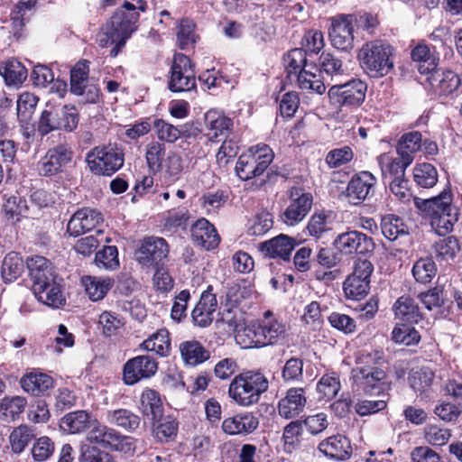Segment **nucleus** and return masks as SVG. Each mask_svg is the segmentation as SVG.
I'll return each instance as SVG.
<instances>
[{
    "label": "nucleus",
    "instance_id": "79ce46f5",
    "mask_svg": "<svg viewBox=\"0 0 462 462\" xmlns=\"http://www.w3.org/2000/svg\"><path fill=\"white\" fill-rule=\"evenodd\" d=\"M106 420L108 423L128 431L134 430L140 424L139 417L126 409L108 410L106 412Z\"/></svg>",
    "mask_w": 462,
    "mask_h": 462
},
{
    "label": "nucleus",
    "instance_id": "052dcab7",
    "mask_svg": "<svg viewBox=\"0 0 462 462\" xmlns=\"http://www.w3.org/2000/svg\"><path fill=\"white\" fill-rule=\"evenodd\" d=\"M236 341L243 348L263 346L258 338V325L249 326L238 330L235 336Z\"/></svg>",
    "mask_w": 462,
    "mask_h": 462
},
{
    "label": "nucleus",
    "instance_id": "bf43d9fd",
    "mask_svg": "<svg viewBox=\"0 0 462 462\" xmlns=\"http://www.w3.org/2000/svg\"><path fill=\"white\" fill-rule=\"evenodd\" d=\"M420 335L417 330L408 325H400L394 327L392 332V339L396 344L411 346L420 341Z\"/></svg>",
    "mask_w": 462,
    "mask_h": 462
},
{
    "label": "nucleus",
    "instance_id": "ddd939ff",
    "mask_svg": "<svg viewBox=\"0 0 462 462\" xmlns=\"http://www.w3.org/2000/svg\"><path fill=\"white\" fill-rule=\"evenodd\" d=\"M168 245L163 238H144L135 252V259L143 267H157L167 257Z\"/></svg>",
    "mask_w": 462,
    "mask_h": 462
},
{
    "label": "nucleus",
    "instance_id": "4468645a",
    "mask_svg": "<svg viewBox=\"0 0 462 462\" xmlns=\"http://www.w3.org/2000/svg\"><path fill=\"white\" fill-rule=\"evenodd\" d=\"M334 245L338 252L344 254H366L372 253L375 246L372 237L356 230L339 234Z\"/></svg>",
    "mask_w": 462,
    "mask_h": 462
},
{
    "label": "nucleus",
    "instance_id": "bb28decb",
    "mask_svg": "<svg viewBox=\"0 0 462 462\" xmlns=\"http://www.w3.org/2000/svg\"><path fill=\"white\" fill-rule=\"evenodd\" d=\"M191 237L197 245L206 250L216 248L220 242L216 228L206 218H200L192 225Z\"/></svg>",
    "mask_w": 462,
    "mask_h": 462
},
{
    "label": "nucleus",
    "instance_id": "de8ad7c7",
    "mask_svg": "<svg viewBox=\"0 0 462 462\" xmlns=\"http://www.w3.org/2000/svg\"><path fill=\"white\" fill-rule=\"evenodd\" d=\"M23 272V261L22 257L16 253H10L5 255L3 263L1 273L5 282H13Z\"/></svg>",
    "mask_w": 462,
    "mask_h": 462
},
{
    "label": "nucleus",
    "instance_id": "2eb2a0df",
    "mask_svg": "<svg viewBox=\"0 0 462 462\" xmlns=\"http://www.w3.org/2000/svg\"><path fill=\"white\" fill-rule=\"evenodd\" d=\"M376 182V178L369 171H364L355 174L350 179L346 190L349 203L359 205L370 199L374 194Z\"/></svg>",
    "mask_w": 462,
    "mask_h": 462
},
{
    "label": "nucleus",
    "instance_id": "20e7f679",
    "mask_svg": "<svg viewBox=\"0 0 462 462\" xmlns=\"http://www.w3.org/2000/svg\"><path fill=\"white\" fill-rule=\"evenodd\" d=\"M139 13L135 6L125 2L123 8L116 11L112 16L110 24L106 25L97 36V42L101 47H107L116 42L125 44L126 40L136 30V23L139 20Z\"/></svg>",
    "mask_w": 462,
    "mask_h": 462
},
{
    "label": "nucleus",
    "instance_id": "13d9d810",
    "mask_svg": "<svg viewBox=\"0 0 462 462\" xmlns=\"http://www.w3.org/2000/svg\"><path fill=\"white\" fill-rule=\"evenodd\" d=\"M433 379L434 373L429 368L422 367L410 374L409 383L414 391L424 392L431 385Z\"/></svg>",
    "mask_w": 462,
    "mask_h": 462
},
{
    "label": "nucleus",
    "instance_id": "f704fd0d",
    "mask_svg": "<svg viewBox=\"0 0 462 462\" xmlns=\"http://www.w3.org/2000/svg\"><path fill=\"white\" fill-rule=\"evenodd\" d=\"M321 71L315 66L310 64L309 68L303 69L296 75L298 86L302 90H310L318 94H323L326 86L320 76Z\"/></svg>",
    "mask_w": 462,
    "mask_h": 462
},
{
    "label": "nucleus",
    "instance_id": "8fccbe9b",
    "mask_svg": "<svg viewBox=\"0 0 462 462\" xmlns=\"http://www.w3.org/2000/svg\"><path fill=\"white\" fill-rule=\"evenodd\" d=\"M307 55L308 53L303 49L296 48L284 56V66L290 76L292 74L296 76L303 69L309 68L310 64L308 63Z\"/></svg>",
    "mask_w": 462,
    "mask_h": 462
},
{
    "label": "nucleus",
    "instance_id": "9b49d317",
    "mask_svg": "<svg viewBox=\"0 0 462 462\" xmlns=\"http://www.w3.org/2000/svg\"><path fill=\"white\" fill-rule=\"evenodd\" d=\"M312 195L300 188H292L290 192L289 205L281 216L282 221L290 226L301 222L312 207Z\"/></svg>",
    "mask_w": 462,
    "mask_h": 462
},
{
    "label": "nucleus",
    "instance_id": "f3484780",
    "mask_svg": "<svg viewBox=\"0 0 462 462\" xmlns=\"http://www.w3.org/2000/svg\"><path fill=\"white\" fill-rule=\"evenodd\" d=\"M353 17L351 15H337L331 18L329 39L331 44L341 51L351 50L354 46Z\"/></svg>",
    "mask_w": 462,
    "mask_h": 462
},
{
    "label": "nucleus",
    "instance_id": "c03bdc74",
    "mask_svg": "<svg viewBox=\"0 0 462 462\" xmlns=\"http://www.w3.org/2000/svg\"><path fill=\"white\" fill-rule=\"evenodd\" d=\"M34 430L25 424L15 427L9 436V442L13 452L22 453L28 444L34 439Z\"/></svg>",
    "mask_w": 462,
    "mask_h": 462
},
{
    "label": "nucleus",
    "instance_id": "3c124183",
    "mask_svg": "<svg viewBox=\"0 0 462 462\" xmlns=\"http://www.w3.org/2000/svg\"><path fill=\"white\" fill-rule=\"evenodd\" d=\"M437 266L432 258H420L412 267L415 280L420 283H429L436 276Z\"/></svg>",
    "mask_w": 462,
    "mask_h": 462
},
{
    "label": "nucleus",
    "instance_id": "423d86ee",
    "mask_svg": "<svg viewBox=\"0 0 462 462\" xmlns=\"http://www.w3.org/2000/svg\"><path fill=\"white\" fill-rule=\"evenodd\" d=\"M273 160V152L266 144H257L242 153L236 171L241 180H248L263 174Z\"/></svg>",
    "mask_w": 462,
    "mask_h": 462
},
{
    "label": "nucleus",
    "instance_id": "774afa93",
    "mask_svg": "<svg viewBox=\"0 0 462 462\" xmlns=\"http://www.w3.org/2000/svg\"><path fill=\"white\" fill-rule=\"evenodd\" d=\"M31 451L34 460H47L53 454L54 443L49 437H41L33 443Z\"/></svg>",
    "mask_w": 462,
    "mask_h": 462
},
{
    "label": "nucleus",
    "instance_id": "a878e982",
    "mask_svg": "<svg viewBox=\"0 0 462 462\" xmlns=\"http://www.w3.org/2000/svg\"><path fill=\"white\" fill-rule=\"evenodd\" d=\"M427 81L431 90L439 96H448L457 91L461 85L459 77L453 71L434 69L428 73Z\"/></svg>",
    "mask_w": 462,
    "mask_h": 462
},
{
    "label": "nucleus",
    "instance_id": "72a5a7b5",
    "mask_svg": "<svg viewBox=\"0 0 462 462\" xmlns=\"http://www.w3.org/2000/svg\"><path fill=\"white\" fill-rule=\"evenodd\" d=\"M81 283L88 298L92 301H98L111 290L114 280L108 277L85 276L82 277Z\"/></svg>",
    "mask_w": 462,
    "mask_h": 462
},
{
    "label": "nucleus",
    "instance_id": "e433bc0d",
    "mask_svg": "<svg viewBox=\"0 0 462 462\" xmlns=\"http://www.w3.org/2000/svg\"><path fill=\"white\" fill-rule=\"evenodd\" d=\"M27 268L32 284H40L42 280L53 279L57 276L52 264L43 256L35 255L27 260Z\"/></svg>",
    "mask_w": 462,
    "mask_h": 462
},
{
    "label": "nucleus",
    "instance_id": "37998d69",
    "mask_svg": "<svg viewBox=\"0 0 462 462\" xmlns=\"http://www.w3.org/2000/svg\"><path fill=\"white\" fill-rule=\"evenodd\" d=\"M395 316L406 322L417 323L420 319L419 307L409 296L400 297L393 305Z\"/></svg>",
    "mask_w": 462,
    "mask_h": 462
},
{
    "label": "nucleus",
    "instance_id": "2f4dec72",
    "mask_svg": "<svg viewBox=\"0 0 462 462\" xmlns=\"http://www.w3.org/2000/svg\"><path fill=\"white\" fill-rule=\"evenodd\" d=\"M180 356L186 365L196 366L209 359L210 353L197 340H186L180 344Z\"/></svg>",
    "mask_w": 462,
    "mask_h": 462
},
{
    "label": "nucleus",
    "instance_id": "a18cd8bd",
    "mask_svg": "<svg viewBox=\"0 0 462 462\" xmlns=\"http://www.w3.org/2000/svg\"><path fill=\"white\" fill-rule=\"evenodd\" d=\"M35 3L27 0V1H19L14 7L11 12L10 17L12 22V26L14 34L20 32L25 23L29 21L32 12L34 8Z\"/></svg>",
    "mask_w": 462,
    "mask_h": 462
},
{
    "label": "nucleus",
    "instance_id": "09e8293b",
    "mask_svg": "<svg viewBox=\"0 0 462 462\" xmlns=\"http://www.w3.org/2000/svg\"><path fill=\"white\" fill-rule=\"evenodd\" d=\"M381 229L383 235L391 241L396 240L400 236L408 233L407 226L403 220L395 215H386L382 218Z\"/></svg>",
    "mask_w": 462,
    "mask_h": 462
},
{
    "label": "nucleus",
    "instance_id": "a19ab883",
    "mask_svg": "<svg viewBox=\"0 0 462 462\" xmlns=\"http://www.w3.org/2000/svg\"><path fill=\"white\" fill-rule=\"evenodd\" d=\"M411 55L413 61L419 62L418 69L421 74H428L438 66L439 58L426 44H418Z\"/></svg>",
    "mask_w": 462,
    "mask_h": 462
},
{
    "label": "nucleus",
    "instance_id": "338daca9",
    "mask_svg": "<svg viewBox=\"0 0 462 462\" xmlns=\"http://www.w3.org/2000/svg\"><path fill=\"white\" fill-rule=\"evenodd\" d=\"M154 130L157 137L167 143H174L180 137V129L162 119L154 121Z\"/></svg>",
    "mask_w": 462,
    "mask_h": 462
},
{
    "label": "nucleus",
    "instance_id": "e2e57ef3",
    "mask_svg": "<svg viewBox=\"0 0 462 462\" xmlns=\"http://www.w3.org/2000/svg\"><path fill=\"white\" fill-rule=\"evenodd\" d=\"M252 294L253 290L250 287L233 283L226 289V299L227 304L233 308L240 305L243 300L250 299Z\"/></svg>",
    "mask_w": 462,
    "mask_h": 462
},
{
    "label": "nucleus",
    "instance_id": "864d4df0",
    "mask_svg": "<svg viewBox=\"0 0 462 462\" xmlns=\"http://www.w3.org/2000/svg\"><path fill=\"white\" fill-rule=\"evenodd\" d=\"M433 250L438 258L448 261L455 258L460 250V246L457 239L450 236L436 242L433 245Z\"/></svg>",
    "mask_w": 462,
    "mask_h": 462
},
{
    "label": "nucleus",
    "instance_id": "a211bd4d",
    "mask_svg": "<svg viewBox=\"0 0 462 462\" xmlns=\"http://www.w3.org/2000/svg\"><path fill=\"white\" fill-rule=\"evenodd\" d=\"M258 325V338L263 346L279 344L287 336L286 325L274 317L272 311L264 312Z\"/></svg>",
    "mask_w": 462,
    "mask_h": 462
},
{
    "label": "nucleus",
    "instance_id": "dca6fc26",
    "mask_svg": "<svg viewBox=\"0 0 462 462\" xmlns=\"http://www.w3.org/2000/svg\"><path fill=\"white\" fill-rule=\"evenodd\" d=\"M73 152L67 144H59L50 149L38 164L39 173L42 176H53L61 172L71 162Z\"/></svg>",
    "mask_w": 462,
    "mask_h": 462
},
{
    "label": "nucleus",
    "instance_id": "aec40b11",
    "mask_svg": "<svg viewBox=\"0 0 462 462\" xmlns=\"http://www.w3.org/2000/svg\"><path fill=\"white\" fill-rule=\"evenodd\" d=\"M61 282L62 279L58 275L53 279L48 278L42 280L40 284H32V291L39 301L51 308H59L65 303Z\"/></svg>",
    "mask_w": 462,
    "mask_h": 462
},
{
    "label": "nucleus",
    "instance_id": "9d476101",
    "mask_svg": "<svg viewBox=\"0 0 462 462\" xmlns=\"http://www.w3.org/2000/svg\"><path fill=\"white\" fill-rule=\"evenodd\" d=\"M367 86L360 79H353L346 84L334 85L328 92L331 104L337 106H359L365 97Z\"/></svg>",
    "mask_w": 462,
    "mask_h": 462
},
{
    "label": "nucleus",
    "instance_id": "69168bd1",
    "mask_svg": "<svg viewBox=\"0 0 462 462\" xmlns=\"http://www.w3.org/2000/svg\"><path fill=\"white\" fill-rule=\"evenodd\" d=\"M341 388L338 377L330 374H324L317 384V391L324 398L331 399L335 397Z\"/></svg>",
    "mask_w": 462,
    "mask_h": 462
},
{
    "label": "nucleus",
    "instance_id": "f8f14e48",
    "mask_svg": "<svg viewBox=\"0 0 462 462\" xmlns=\"http://www.w3.org/2000/svg\"><path fill=\"white\" fill-rule=\"evenodd\" d=\"M158 370V362L148 355H141L129 359L124 365L123 380L133 385L141 380L152 377Z\"/></svg>",
    "mask_w": 462,
    "mask_h": 462
},
{
    "label": "nucleus",
    "instance_id": "5fc2aeb1",
    "mask_svg": "<svg viewBox=\"0 0 462 462\" xmlns=\"http://www.w3.org/2000/svg\"><path fill=\"white\" fill-rule=\"evenodd\" d=\"M195 23L189 19H181L178 24L177 43L181 49H187L196 42Z\"/></svg>",
    "mask_w": 462,
    "mask_h": 462
},
{
    "label": "nucleus",
    "instance_id": "f257e3e1",
    "mask_svg": "<svg viewBox=\"0 0 462 462\" xmlns=\"http://www.w3.org/2000/svg\"><path fill=\"white\" fill-rule=\"evenodd\" d=\"M429 218L431 228L439 236L452 232L458 219V210L452 205V194L444 189L439 196L425 199L418 206Z\"/></svg>",
    "mask_w": 462,
    "mask_h": 462
},
{
    "label": "nucleus",
    "instance_id": "393cba45",
    "mask_svg": "<svg viewBox=\"0 0 462 462\" xmlns=\"http://www.w3.org/2000/svg\"><path fill=\"white\" fill-rule=\"evenodd\" d=\"M258 425L259 420L253 412L244 411L226 418L222 430L228 435H246L254 432Z\"/></svg>",
    "mask_w": 462,
    "mask_h": 462
},
{
    "label": "nucleus",
    "instance_id": "0eeeda50",
    "mask_svg": "<svg viewBox=\"0 0 462 462\" xmlns=\"http://www.w3.org/2000/svg\"><path fill=\"white\" fill-rule=\"evenodd\" d=\"M86 161L90 171L97 175H112L125 162L123 150L116 145L93 148L87 153Z\"/></svg>",
    "mask_w": 462,
    "mask_h": 462
},
{
    "label": "nucleus",
    "instance_id": "4c0bfd02",
    "mask_svg": "<svg viewBox=\"0 0 462 462\" xmlns=\"http://www.w3.org/2000/svg\"><path fill=\"white\" fill-rule=\"evenodd\" d=\"M140 402L141 409L145 416L152 420H158L162 417V402L158 392L148 388L143 390Z\"/></svg>",
    "mask_w": 462,
    "mask_h": 462
},
{
    "label": "nucleus",
    "instance_id": "c85d7f7f",
    "mask_svg": "<svg viewBox=\"0 0 462 462\" xmlns=\"http://www.w3.org/2000/svg\"><path fill=\"white\" fill-rule=\"evenodd\" d=\"M95 420L88 411L80 410L67 413L60 420V426L69 434H79L90 429Z\"/></svg>",
    "mask_w": 462,
    "mask_h": 462
},
{
    "label": "nucleus",
    "instance_id": "49530a36",
    "mask_svg": "<svg viewBox=\"0 0 462 462\" xmlns=\"http://www.w3.org/2000/svg\"><path fill=\"white\" fill-rule=\"evenodd\" d=\"M89 73V62L86 60L79 61L70 72V91L81 96L85 92L86 81Z\"/></svg>",
    "mask_w": 462,
    "mask_h": 462
},
{
    "label": "nucleus",
    "instance_id": "ea45409f",
    "mask_svg": "<svg viewBox=\"0 0 462 462\" xmlns=\"http://www.w3.org/2000/svg\"><path fill=\"white\" fill-rule=\"evenodd\" d=\"M26 209V202L21 196L16 194L4 195L2 213L7 221L11 223L18 222Z\"/></svg>",
    "mask_w": 462,
    "mask_h": 462
},
{
    "label": "nucleus",
    "instance_id": "7ed1b4c3",
    "mask_svg": "<svg viewBox=\"0 0 462 462\" xmlns=\"http://www.w3.org/2000/svg\"><path fill=\"white\" fill-rule=\"evenodd\" d=\"M384 362L382 350H373L364 353L359 357V364L363 365L352 369L351 378L357 390L365 393H372L381 389V384L386 374L380 366Z\"/></svg>",
    "mask_w": 462,
    "mask_h": 462
},
{
    "label": "nucleus",
    "instance_id": "c756f323",
    "mask_svg": "<svg viewBox=\"0 0 462 462\" xmlns=\"http://www.w3.org/2000/svg\"><path fill=\"white\" fill-rule=\"evenodd\" d=\"M122 436L114 429L101 424L97 419L88 433V439L91 443L101 444L105 447L118 448Z\"/></svg>",
    "mask_w": 462,
    "mask_h": 462
},
{
    "label": "nucleus",
    "instance_id": "b1692460",
    "mask_svg": "<svg viewBox=\"0 0 462 462\" xmlns=\"http://www.w3.org/2000/svg\"><path fill=\"white\" fill-rule=\"evenodd\" d=\"M212 286H208L206 291L201 293L199 301L192 310L191 317L195 325L200 328L209 326L214 318L217 300L215 294L211 292Z\"/></svg>",
    "mask_w": 462,
    "mask_h": 462
},
{
    "label": "nucleus",
    "instance_id": "4be33fe9",
    "mask_svg": "<svg viewBox=\"0 0 462 462\" xmlns=\"http://www.w3.org/2000/svg\"><path fill=\"white\" fill-rule=\"evenodd\" d=\"M306 403L307 398L303 388H290L278 402V413L286 420L293 419L304 411Z\"/></svg>",
    "mask_w": 462,
    "mask_h": 462
},
{
    "label": "nucleus",
    "instance_id": "1a4fd4ad",
    "mask_svg": "<svg viewBox=\"0 0 462 462\" xmlns=\"http://www.w3.org/2000/svg\"><path fill=\"white\" fill-rule=\"evenodd\" d=\"M168 87L172 92H188L196 88L191 60L184 54L174 56Z\"/></svg>",
    "mask_w": 462,
    "mask_h": 462
},
{
    "label": "nucleus",
    "instance_id": "f03ea898",
    "mask_svg": "<svg viewBox=\"0 0 462 462\" xmlns=\"http://www.w3.org/2000/svg\"><path fill=\"white\" fill-rule=\"evenodd\" d=\"M268 387L269 381L263 374L247 371L234 377L229 384L228 396L237 405L248 407L257 403Z\"/></svg>",
    "mask_w": 462,
    "mask_h": 462
},
{
    "label": "nucleus",
    "instance_id": "7c9ffc66",
    "mask_svg": "<svg viewBox=\"0 0 462 462\" xmlns=\"http://www.w3.org/2000/svg\"><path fill=\"white\" fill-rule=\"evenodd\" d=\"M140 349L154 352L162 357L168 356L171 350L170 333L166 328L158 329L140 344Z\"/></svg>",
    "mask_w": 462,
    "mask_h": 462
},
{
    "label": "nucleus",
    "instance_id": "680f3d73",
    "mask_svg": "<svg viewBox=\"0 0 462 462\" xmlns=\"http://www.w3.org/2000/svg\"><path fill=\"white\" fill-rule=\"evenodd\" d=\"M164 155L165 147L162 143L153 141L147 144L145 159L151 170L158 171L161 169Z\"/></svg>",
    "mask_w": 462,
    "mask_h": 462
},
{
    "label": "nucleus",
    "instance_id": "58836bf2",
    "mask_svg": "<svg viewBox=\"0 0 462 462\" xmlns=\"http://www.w3.org/2000/svg\"><path fill=\"white\" fill-rule=\"evenodd\" d=\"M422 149V135L418 131L404 134L398 142L396 150L398 155L405 160H414V154Z\"/></svg>",
    "mask_w": 462,
    "mask_h": 462
},
{
    "label": "nucleus",
    "instance_id": "0e129e2a",
    "mask_svg": "<svg viewBox=\"0 0 462 462\" xmlns=\"http://www.w3.org/2000/svg\"><path fill=\"white\" fill-rule=\"evenodd\" d=\"M159 424L154 428V436L160 441H167L177 435L178 422L171 416L161 418Z\"/></svg>",
    "mask_w": 462,
    "mask_h": 462
},
{
    "label": "nucleus",
    "instance_id": "4d7b16f0",
    "mask_svg": "<svg viewBox=\"0 0 462 462\" xmlns=\"http://www.w3.org/2000/svg\"><path fill=\"white\" fill-rule=\"evenodd\" d=\"M95 263L97 267L106 270H114L119 265L118 251L116 246H105L96 254Z\"/></svg>",
    "mask_w": 462,
    "mask_h": 462
},
{
    "label": "nucleus",
    "instance_id": "cd10ccee",
    "mask_svg": "<svg viewBox=\"0 0 462 462\" xmlns=\"http://www.w3.org/2000/svg\"><path fill=\"white\" fill-rule=\"evenodd\" d=\"M318 448L326 457L337 460L346 459L351 453L350 441L340 434L333 435L322 440Z\"/></svg>",
    "mask_w": 462,
    "mask_h": 462
},
{
    "label": "nucleus",
    "instance_id": "39448f33",
    "mask_svg": "<svg viewBox=\"0 0 462 462\" xmlns=\"http://www.w3.org/2000/svg\"><path fill=\"white\" fill-rule=\"evenodd\" d=\"M393 50L382 41L365 43L359 51L358 59L362 69L372 78H383L393 69Z\"/></svg>",
    "mask_w": 462,
    "mask_h": 462
},
{
    "label": "nucleus",
    "instance_id": "5701e85b",
    "mask_svg": "<svg viewBox=\"0 0 462 462\" xmlns=\"http://www.w3.org/2000/svg\"><path fill=\"white\" fill-rule=\"evenodd\" d=\"M205 128L210 141L219 142L218 138H226L231 133L233 121L223 113L210 109L205 114Z\"/></svg>",
    "mask_w": 462,
    "mask_h": 462
},
{
    "label": "nucleus",
    "instance_id": "6ab92c4d",
    "mask_svg": "<svg viewBox=\"0 0 462 462\" xmlns=\"http://www.w3.org/2000/svg\"><path fill=\"white\" fill-rule=\"evenodd\" d=\"M103 222L102 214L97 209L84 208L76 211L67 225V233L70 236H79Z\"/></svg>",
    "mask_w": 462,
    "mask_h": 462
},
{
    "label": "nucleus",
    "instance_id": "603ef678",
    "mask_svg": "<svg viewBox=\"0 0 462 462\" xmlns=\"http://www.w3.org/2000/svg\"><path fill=\"white\" fill-rule=\"evenodd\" d=\"M27 400L22 396L5 397L0 402V411L6 419L15 420L24 411Z\"/></svg>",
    "mask_w": 462,
    "mask_h": 462
},
{
    "label": "nucleus",
    "instance_id": "c9c22d12",
    "mask_svg": "<svg viewBox=\"0 0 462 462\" xmlns=\"http://www.w3.org/2000/svg\"><path fill=\"white\" fill-rule=\"evenodd\" d=\"M0 75L8 87L20 88L28 77V70L20 61L10 60L0 65Z\"/></svg>",
    "mask_w": 462,
    "mask_h": 462
},
{
    "label": "nucleus",
    "instance_id": "6e6d98bb",
    "mask_svg": "<svg viewBox=\"0 0 462 462\" xmlns=\"http://www.w3.org/2000/svg\"><path fill=\"white\" fill-rule=\"evenodd\" d=\"M414 180L422 188H431L438 180V173L435 167L430 163H422L414 168Z\"/></svg>",
    "mask_w": 462,
    "mask_h": 462
},
{
    "label": "nucleus",
    "instance_id": "412c9836",
    "mask_svg": "<svg viewBox=\"0 0 462 462\" xmlns=\"http://www.w3.org/2000/svg\"><path fill=\"white\" fill-rule=\"evenodd\" d=\"M296 245L297 241L295 238L281 234L272 239L262 242L259 245V250L268 258L289 262L291 252Z\"/></svg>",
    "mask_w": 462,
    "mask_h": 462
},
{
    "label": "nucleus",
    "instance_id": "473e14b6",
    "mask_svg": "<svg viewBox=\"0 0 462 462\" xmlns=\"http://www.w3.org/2000/svg\"><path fill=\"white\" fill-rule=\"evenodd\" d=\"M21 386L32 395H43L53 387V379L46 374L30 373L21 379Z\"/></svg>",
    "mask_w": 462,
    "mask_h": 462
},
{
    "label": "nucleus",
    "instance_id": "6e6552de",
    "mask_svg": "<svg viewBox=\"0 0 462 462\" xmlns=\"http://www.w3.org/2000/svg\"><path fill=\"white\" fill-rule=\"evenodd\" d=\"M373 271L374 266L370 261L358 259L355 262L352 273L343 283V290L347 299L358 300L368 293Z\"/></svg>",
    "mask_w": 462,
    "mask_h": 462
}]
</instances>
